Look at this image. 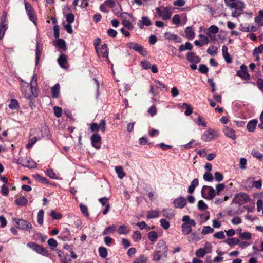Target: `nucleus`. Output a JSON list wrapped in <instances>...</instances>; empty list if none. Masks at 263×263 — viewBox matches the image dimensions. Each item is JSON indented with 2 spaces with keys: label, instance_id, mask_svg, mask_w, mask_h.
<instances>
[{
  "label": "nucleus",
  "instance_id": "1",
  "mask_svg": "<svg viewBox=\"0 0 263 263\" xmlns=\"http://www.w3.org/2000/svg\"><path fill=\"white\" fill-rule=\"evenodd\" d=\"M22 82L24 83L22 85V89L26 98L33 99V98L37 97L39 93L37 87V79L34 75L32 77L30 85L27 83H25L23 80Z\"/></svg>",
  "mask_w": 263,
  "mask_h": 263
},
{
  "label": "nucleus",
  "instance_id": "2",
  "mask_svg": "<svg viewBox=\"0 0 263 263\" xmlns=\"http://www.w3.org/2000/svg\"><path fill=\"white\" fill-rule=\"evenodd\" d=\"M201 193L202 197L207 200H212L216 196V191L211 186L204 185Z\"/></svg>",
  "mask_w": 263,
  "mask_h": 263
},
{
  "label": "nucleus",
  "instance_id": "3",
  "mask_svg": "<svg viewBox=\"0 0 263 263\" xmlns=\"http://www.w3.org/2000/svg\"><path fill=\"white\" fill-rule=\"evenodd\" d=\"M17 163L24 167L29 168H33L36 165V163L34 161L27 157L20 158L17 160Z\"/></svg>",
  "mask_w": 263,
  "mask_h": 263
},
{
  "label": "nucleus",
  "instance_id": "4",
  "mask_svg": "<svg viewBox=\"0 0 263 263\" xmlns=\"http://www.w3.org/2000/svg\"><path fill=\"white\" fill-rule=\"evenodd\" d=\"M27 246L32 249L33 250L39 254L44 256H47L48 254V251L44 247L36 243L29 242L27 243Z\"/></svg>",
  "mask_w": 263,
  "mask_h": 263
},
{
  "label": "nucleus",
  "instance_id": "5",
  "mask_svg": "<svg viewBox=\"0 0 263 263\" xmlns=\"http://www.w3.org/2000/svg\"><path fill=\"white\" fill-rule=\"evenodd\" d=\"M14 220L16 221V227L18 229L30 232L32 228L31 224L26 220L22 219H15Z\"/></svg>",
  "mask_w": 263,
  "mask_h": 263
},
{
  "label": "nucleus",
  "instance_id": "6",
  "mask_svg": "<svg viewBox=\"0 0 263 263\" xmlns=\"http://www.w3.org/2000/svg\"><path fill=\"white\" fill-rule=\"evenodd\" d=\"M127 46L130 49L134 50L143 56H146L147 55L146 50L143 47L137 43L130 42L127 44Z\"/></svg>",
  "mask_w": 263,
  "mask_h": 263
},
{
  "label": "nucleus",
  "instance_id": "7",
  "mask_svg": "<svg viewBox=\"0 0 263 263\" xmlns=\"http://www.w3.org/2000/svg\"><path fill=\"white\" fill-rule=\"evenodd\" d=\"M167 246L163 244L162 247V250H156L154 252L153 260L155 261H159L162 256V254L166 257L167 255Z\"/></svg>",
  "mask_w": 263,
  "mask_h": 263
},
{
  "label": "nucleus",
  "instance_id": "8",
  "mask_svg": "<svg viewBox=\"0 0 263 263\" xmlns=\"http://www.w3.org/2000/svg\"><path fill=\"white\" fill-rule=\"evenodd\" d=\"M7 29L8 22L7 21V16L5 14H3L0 22V40L4 37L5 32Z\"/></svg>",
  "mask_w": 263,
  "mask_h": 263
},
{
  "label": "nucleus",
  "instance_id": "9",
  "mask_svg": "<svg viewBox=\"0 0 263 263\" xmlns=\"http://www.w3.org/2000/svg\"><path fill=\"white\" fill-rule=\"evenodd\" d=\"M249 196L245 193H240L237 194L233 199V202L238 203L239 204H242L245 202L249 201Z\"/></svg>",
  "mask_w": 263,
  "mask_h": 263
},
{
  "label": "nucleus",
  "instance_id": "10",
  "mask_svg": "<svg viewBox=\"0 0 263 263\" xmlns=\"http://www.w3.org/2000/svg\"><path fill=\"white\" fill-rule=\"evenodd\" d=\"M25 9L27 12V14L29 16V19L32 21L35 24H36V17L34 14V11L31 6V5L28 3H26L25 4Z\"/></svg>",
  "mask_w": 263,
  "mask_h": 263
},
{
  "label": "nucleus",
  "instance_id": "11",
  "mask_svg": "<svg viewBox=\"0 0 263 263\" xmlns=\"http://www.w3.org/2000/svg\"><path fill=\"white\" fill-rule=\"evenodd\" d=\"M247 70V66L243 64L240 66V70L237 71V75L243 80H249L250 78V76Z\"/></svg>",
  "mask_w": 263,
  "mask_h": 263
},
{
  "label": "nucleus",
  "instance_id": "12",
  "mask_svg": "<svg viewBox=\"0 0 263 263\" xmlns=\"http://www.w3.org/2000/svg\"><path fill=\"white\" fill-rule=\"evenodd\" d=\"M245 7V4L243 2H239L237 4V6L236 7L233 8L235 9L234 12L232 13V16L233 17H238L241 14L243 11V9Z\"/></svg>",
  "mask_w": 263,
  "mask_h": 263
},
{
  "label": "nucleus",
  "instance_id": "13",
  "mask_svg": "<svg viewBox=\"0 0 263 263\" xmlns=\"http://www.w3.org/2000/svg\"><path fill=\"white\" fill-rule=\"evenodd\" d=\"M173 203L175 208L180 209L184 208L187 203L186 199L183 197H180L175 199Z\"/></svg>",
  "mask_w": 263,
  "mask_h": 263
},
{
  "label": "nucleus",
  "instance_id": "14",
  "mask_svg": "<svg viewBox=\"0 0 263 263\" xmlns=\"http://www.w3.org/2000/svg\"><path fill=\"white\" fill-rule=\"evenodd\" d=\"M214 132L212 129L205 130L201 137L202 139L205 142L211 141L214 137Z\"/></svg>",
  "mask_w": 263,
  "mask_h": 263
},
{
  "label": "nucleus",
  "instance_id": "15",
  "mask_svg": "<svg viewBox=\"0 0 263 263\" xmlns=\"http://www.w3.org/2000/svg\"><path fill=\"white\" fill-rule=\"evenodd\" d=\"M99 201L102 206L105 205L104 210L103 211V214L106 215L109 212L110 206L109 204V199L107 197H103L99 199Z\"/></svg>",
  "mask_w": 263,
  "mask_h": 263
},
{
  "label": "nucleus",
  "instance_id": "16",
  "mask_svg": "<svg viewBox=\"0 0 263 263\" xmlns=\"http://www.w3.org/2000/svg\"><path fill=\"white\" fill-rule=\"evenodd\" d=\"M224 135L229 138L234 140L236 139V135L234 130L228 126H225L223 129Z\"/></svg>",
  "mask_w": 263,
  "mask_h": 263
},
{
  "label": "nucleus",
  "instance_id": "17",
  "mask_svg": "<svg viewBox=\"0 0 263 263\" xmlns=\"http://www.w3.org/2000/svg\"><path fill=\"white\" fill-rule=\"evenodd\" d=\"M101 137L99 134L96 133L92 135L91 137V141L92 146L96 149L100 148V146H98L97 144L101 141Z\"/></svg>",
  "mask_w": 263,
  "mask_h": 263
},
{
  "label": "nucleus",
  "instance_id": "18",
  "mask_svg": "<svg viewBox=\"0 0 263 263\" xmlns=\"http://www.w3.org/2000/svg\"><path fill=\"white\" fill-rule=\"evenodd\" d=\"M137 25L140 28L142 29L144 25L150 26L151 25V21L147 16H142L141 20L138 21Z\"/></svg>",
  "mask_w": 263,
  "mask_h": 263
},
{
  "label": "nucleus",
  "instance_id": "19",
  "mask_svg": "<svg viewBox=\"0 0 263 263\" xmlns=\"http://www.w3.org/2000/svg\"><path fill=\"white\" fill-rule=\"evenodd\" d=\"M186 57L189 62L198 63L200 62V57L196 55L193 52H188Z\"/></svg>",
  "mask_w": 263,
  "mask_h": 263
},
{
  "label": "nucleus",
  "instance_id": "20",
  "mask_svg": "<svg viewBox=\"0 0 263 263\" xmlns=\"http://www.w3.org/2000/svg\"><path fill=\"white\" fill-rule=\"evenodd\" d=\"M172 14L171 9L169 7H166L164 8L162 12L161 17L163 20H167L171 18Z\"/></svg>",
  "mask_w": 263,
  "mask_h": 263
},
{
  "label": "nucleus",
  "instance_id": "21",
  "mask_svg": "<svg viewBox=\"0 0 263 263\" xmlns=\"http://www.w3.org/2000/svg\"><path fill=\"white\" fill-rule=\"evenodd\" d=\"M201 238L199 233L193 232L191 233L190 236L188 237L187 240L189 241L196 242L199 241Z\"/></svg>",
  "mask_w": 263,
  "mask_h": 263
},
{
  "label": "nucleus",
  "instance_id": "22",
  "mask_svg": "<svg viewBox=\"0 0 263 263\" xmlns=\"http://www.w3.org/2000/svg\"><path fill=\"white\" fill-rule=\"evenodd\" d=\"M161 212L164 217L168 219L173 218L175 215L174 211L172 209L168 208L162 210Z\"/></svg>",
  "mask_w": 263,
  "mask_h": 263
},
{
  "label": "nucleus",
  "instance_id": "23",
  "mask_svg": "<svg viewBox=\"0 0 263 263\" xmlns=\"http://www.w3.org/2000/svg\"><path fill=\"white\" fill-rule=\"evenodd\" d=\"M257 123L258 121L256 119L250 121L247 125V128L248 131L250 132H254L256 128Z\"/></svg>",
  "mask_w": 263,
  "mask_h": 263
},
{
  "label": "nucleus",
  "instance_id": "24",
  "mask_svg": "<svg viewBox=\"0 0 263 263\" xmlns=\"http://www.w3.org/2000/svg\"><path fill=\"white\" fill-rule=\"evenodd\" d=\"M222 52L225 61L228 63H231L232 62V59L228 52V48L225 45H223L222 47Z\"/></svg>",
  "mask_w": 263,
  "mask_h": 263
},
{
  "label": "nucleus",
  "instance_id": "25",
  "mask_svg": "<svg viewBox=\"0 0 263 263\" xmlns=\"http://www.w3.org/2000/svg\"><path fill=\"white\" fill-rule=\"evenodd\" d=\"M165 37L166 39L169 40H174L177 43H180L181 41V39L179 37L177 34L166 32L165 34Z\"/></svg>",
  "mask_w": 263,
  "mask_h": 263
},
{
  "label": "nucleus",
  "instance_id": "26",
  "mask_svg": "<svg viewBox=\"0 0 263 263\" xmlns=\"http://www.w3.org/2000/svg\"><path fill=\"white\" fill-rule=\"evenodd\" d=\"M186 37L189 40H192L195 37V32L192 27H187L185 29Z\"/></svg>",
  "mask_w": 263,
  "mask_h": 263
},
{
  "label": "nucleus",
  "instance_id": "27",
  "mask_svg": "<svg viewBox=\"0 0 263 263\" xmlns=\"http://www.w3.org/2000/svg\"><path fill=\"white\" fill-rule=\"evenodd\" d=\"M60 84L57 83L51 88L52 97L53 98H57L60 92Z\"/></svg>",
  "mask_w": 263,
  "mask_h": 263
},
{
  "label": "nucleus",
  "instance_id": "28",
  "mask_svg": "<svg viewBox=\"0 0 263 263\" xmlns=\"http://www.w3.org/2000/svg\"><path fill=\"white\" fill-rule=\"evenodd\" d=\"M193 47V45L190 42H186L185 44H181L179 46V50L180 52L184 51L186 50H191Z\"/></svg>",
  "mask_w": 263,
  "mask_h": 263
},
{
  "label": "nucleus",
  "instance_id": "29",
  "mask_svg": "<svg viewBox=\"0 0 263 263\" xmlns=\"http://www.w3.org/2000/svg\"><path fill=\"white\" fill-rule=\"evenodd\" d=\"M182 232L184 235H187L192 231L191 227L186 222H184L182 226Z\"/></svg>",
  "mask_w": 263,
  "mask_h": 263
},
{
  "label": "nucleus",
  "instance_id": "30",
  "mask_svg": "<svg viewBox=\"0 0 263 263\" xmlns=\"http://www.w3.org/2000/svg\"><path fill=\"white\" fill-rule=\"evenodd\" d=\"M224 3L228 7L231 8L236 7L237 6V4L239 2H242L240 1L237 0H224Z\"/></svg>",
  "mask_w": 263,
  "mask_h": 263
},
{
  "label": "nucleus",
  "instance_id": "31",
  "mask_svg": "<svg viewBox=\"0 0 263 263\" xmlns=\"http://www.w3.org/2000/svg\"><path fill=\"white\" fill-rule=\"evenodd\" d=\"M28 200L24 196L20 197L15 200V203L17 205L20 206H24L27 204Z\"/></svg>",
  "mask_w": 263,
  "mask_h": 263
},
{
  "label": "nucleus",
  "instance_id": "32",
  "mask_svg": "<svg viewBox=\"0 0 263 263\" xmlns=\"http://www.w3.org/2000/svg\"><path fill=\"white\" fill-rule=\"evenodd\" d=\"M224 242L230 246H233L235 245H238L239 242V240L237 238H228L224 240Z\"/></svg>",
  "mask_w": 263,
  "mask_h": 263
},
{
  "label": "nucleus",
  "instance_id": "33",
  "mask_svg": "<svg viewBox=\"0 0 263 263\" xmlns=\"http://www.w3.org/2000/svg\"><path fill=\"white\" fill-rule=\"evenodd\" d=\"M58 63L60 66L63 68H65V65L67 63V59L64 54L61 55L58 59Z\"/></svg>",
  "mask_w": 263,
  "mask_h": 263
},
{
  "label": "nucleus",
  "instance_id": "34",
  "mask_svg": "<svg viewBox=\"0 0 263 263\" xmlns=\"http://www.w3.org/2000/svg\"><path fill=\"white\" fill-rule=\"evenodd\" d=\"M118 231L120 234H127L129 233L130 230L127 226L123 224L119 227Z\"/></svg>",
  "mask_w": 263,
  "mask_h": 263
},
{
  "label": "nucleus",
  "instance_id": "35",
  "mask_svg": "<svg viewBox=\"0 0 263 263\" xmlns=\"http://www.w3.org/2000/svg\"><path fill=\"white\" fill-rule=\"evenodd\" d=\"M115 171L118 174V176L120 179H122L125 176V173L123 171V168L121 166H117L115 167Z\"/></svg>",
  "mask_w": 263,
  "mask_h": 263
},
{
  "label": "nucleus",
  "instance_id": "36",
  "mask_svg": "<svg viewBox=\"0 0 263 263\" xmlns=\"http://www.w3.org/2000/svg\"><path fill=\"white\" fill-rule=\"evenodd\" d=\"M148 239L152 242H155L157 238L158 235L155 231H150L147 234Z\"/></svg>",
  "mask_w": 263,
  "mask_h": 263
},
{
  "label": "nucleus",
  "instance_id": "37",
  "mask_svg": "<svg viewBox=\"0 0 263 263\" xmlns=\"http://www.w3.org/2000/svg\"><path fill=\"white\" fill-rule=\"evenodd\" d=\"M42 49L39 46V42H37L36 45V63L37 64L41 55Z\"/></svg>",
  "mask_w": 263,
  "mask_h": 263
},
{
  "label": "nucleus",
  "instance_id": "38",
  "mask_svg": "<svg viewBox=\"0 0 263 263\" xmlns=\"http://www.w3.org/2000/svg\"><path fill=\"white\" fill-rule=\"evenodd\" d=\"M159 216V211L156 210H151L148 211L147 218L148 219L157 218Z\"/></svg>",
  "mask_w": 263,
  "mask_h": 263
},
{
  "label": "nucleus",
  "instance_id": "39",
  "mask_svg": "<svg viewBox=\"0 0 263 263\" xmlns=\"http://www.w3.org/2000/svg\"><path fill=\"white\" fill-rule=\"evenodd\" d=\"M182 221L187 222L191 227H195L196 222L194 220L191 219L190 217L187 215L184 216L182 219Z\"/></svg>",
  "mask_w": 263,
  "mask_h": 263
},
{
  "label": "nucleus",
  "instance_id": "40",
  "mask_svg": "<svg viewBox=\"0 0 263 263\" xmlns=\"http://www.w3.org/2000/svg\"><path fill=\"white\" fill-rule=\"evenodd\" d=\"M9 107L12 110L17 109L19 107L18 101L16 99H12L9 104Z\"/></svg>",
  "mask_w": 263,
  "mask_h": 263
},
{
  "label": "nucleus",
  "instance_id": "41",
  "mask_svg": "<svg viewBox=\"0 0 263 263\" xmlns=\"http://www.w3.org/2000/svg\"><path fill=\"white\" fill-rule=\"evenodd\" d=\"M209 32L207 33V35L208 36H210V33L215 34L217 33L219 31V28L217 26L215 25L211 26L208 29Z\"/></svg>",
  "mask_w": 263,
  "mask_h": 263
},
{
  "label": "nucleus",
  "instance_id": "42",
  "mask_svg": "<svg viewBox=\"0 0 263 263\" xmlns=\"http://www.w3.org/2000/svg\"><path fill=\"white\" fill-rule=\"evenodd\" d=\"M99 253L100 256L103 258H106L107 256V251L105 247H100L99 248Z\"/></svg>",
  "mask_w": 263,
  "mask_h": 263
},
{
  "label": "nucleus",
  "instance_id": "43",
  "mask_svg": "<svg viewBox=\"0 0 263 263\" xmlns=\"http://www.w3.org/2000/svg\"><path fill=\"white\" fill-rule=\"evenodd\" d=\"M148 259L144 255H141L137 258L133 262V263H146Z\"/></svg>",
  "mask_w": 263,
  "mask_h": 263
},
{
  "label": "nucleus",
  "instance_id": "44",
  "mask_svg": "<svg viewBox=\"0 0 263 263\" xmlns=\"http://www.w3.org/2000/svg\"><path fill=\"white\" fill-rule=\"evenodd\" d=\"M57 45L62 49H66V43L63 39L58 38L57 40Z\"/></svg>",
  "mask_w": 263,
  "mask_h": 263
},
{
  "label": "nucleus",
  "instance_id": "45",
  "mask_svg": "<svg viewBox=\"0 0 263 263\" xmlns=\"http://www.w3.org/2000/svg\"><path fill=\"white\" fill-rule=\"evenodd\" d=\"M44 211L43 210H39L37 213V222L39 224L42 225L43 223Z\"/></svg>",
  "mask_w": 263,
  "mask_h": 263
},
{
  "label": "nucleus",
  "instance_id": "46",
  "mask_svg": "<svg viewBox=\"0 0 263 263\" xmlns=\"http://www.w3.org/2000/svg\"><path fill=\"white\" fill-rule=\"evenodd\" d=\"M183 106H185V109H186L184 114L187 116L191 115L192 114V113L193 112V108L191 107V105H190L189 104L184 103H183Z\"/></svg>",
  "mask_w": 263,
  "mask_h": 263
},
{
  "label": "nucleus",
  "instance_id": "47",
  "mask_svg": "<svg viewBox=\"0 0 263 263\" xmlns=\"http://www.w3.org/2000/svg\"><path fill=\"white\" fill-rule=\"evenodd\" d=\"M214 231V228H211L210 226H204L202 229V234L203 235H206L209 233H213Z\"/></svg>",
  "mask_w": 263,
  "mask_h": 263
},
{
  "label": "nucleus",
  "instance_id": "48",
  "mask_svg": "<svg viewBox=\"0 0 263 263\" xmlns=\"http://www.w3.org/2000/svg\"><path fill=\"white\" fill-rule=\"evenodd\" d=\"M33 177L40 182L45 184L48 183V180L45 177H43L38 174L34 175Z\"/></svg>",
  "mask_w": 263,
  "mask_h": 263
},
{
  "label": "nucleus",
  "instance_id": "49",
  "mask_svg": "<svg viewBox=\"0 0 263 263\" xmlns=\"http://www.w3.org/2000/svg\"><path fill=\"white\" fill-rule=\"evenodd\" d=\"M101 51L103 54V56L105 58H108V51L107 50V46L106 44H104L101 46Z\"/></svg>",
  "mask_w": 263,
  "mask_h": 263
},
{
  "label": "nucleus",
  "instance_id": "50",
  "mask_svg": "<svg viewBox=\"0 0 263 263\" xmlns=\"http://www.w3.org/2000/svg\"><path fill=\"white\" fill-rule=\"evenodd\" d=\"M217 48L214 46H211L208 49L207 52L211 55H215L217 54Z\"/></svg>",
  "mask_w": 263,
  "mask_h": 263
},
{
  "label": "nucleus",
  "instance_id": "51",
  "mask_svg": "<svg viewBox=\"0 0 263 263\" xmlns=\"http://www.w3.org/2000/svg\"><path fill=\"white\" fill-rule=\"evenodd\" d=\"M154 83H155V85L157 88H158L160 90H163V89H164L165 90H167V88H166V86H165V85L163 83L160 82L159 81L155 80Z\"/></svg>",
  "mask_w": 263,
  "mask_h": 263
},
{
  "label": "nucleus",
  "instance_id": "52",
  "mask_svg": "<svg viewBox=\"0 0 263 263\" xmlns=\"http://www.w3.org/2000/svg\"><path fill=\"white\" fill-rule=\"evenodd\" d=\"M206 254V251L203 248H200L196 251V255L199 258L203 257Z\"/></svg>",
  "mask_w": 263,
  "mask_h": 263
},
{
  "label": "nucleus",
  "instance_id": "53",
  "mask_svg": "<svg viewBox=\"0 0 263 263\" xmlns=\"http://www.w3.org/2000/svg\"><path fill=\"white\" fill-rule=\"evenodd\" d=\"M39 139L36 137H34L31 139H29L28 144L26 145L27 148H30Z\"/></svg>",
  "mask_w": 263,
  "mask_h": 263
},
{
  "label": "nucleus",
  "instance_id": "54",
  "mask_svg": "<svg viewBox=\"0 0 263 263\" xmlns=\"http://www.w3.org/2000/svg\"><path fill=\"white\" fill-rule=\"evenodd\" d=\"M115 231V227L114 225L110 226L107 228H106L102 233L103 235H106L109 233H113Z\"/></svg>",
  "mask_w": 263,
  "mask_h": 263
},
{
  "label": "nucleus",
  "instance_id": "55",
  "mask_svg": "<svg viewBox=\"0 0 263 263\" xmlns=\"http://www.w3.org/2000/svg\"><path fill=\"white\" fill-rule=\"evenodd\" d=\"M122 24L128 29H132L133 25L130 20L124 19L122 21Z\"/></svg>",
  "mask_w": 263,
  "mask_h": 263
},
{
  "label": "nucleus",
  "instance_id": "56",
  "mask_svg": "<svg viewBox=\"0 0 263 263\" xmlns=\"http://www.w3.org/2000/svg\"><path fill=\"white\" fill-rule=\"evenodd\" d=\"M198 208L201 211H204L208 209V205L203 200H200L198 203Z\"/></svg>",
  "mask_w": 263,
  "mask_h": 263
},
{
  "label": "nucleus",
  "instance_id": "57",
  "mask_svg": "<svg viewBox=\"0 0 263 263\" xmlns=\"http://www.w3.org/2000/svg\"><path fill=\"white\" fill-rule=\"evenodd\" d=\"M133 239L136 242L138 241L141 239V233L138 231H135L133 234Z\"/></svg>",
  "mask_w": 263,
  "mask_h": 263
},
{
  "label": "nucleus",
  "instance_id": "58",
  "mask_svg": "<svg viewBox=\"0 0 263 263\" xmlns=\"http://www.w3.org/2000/svg\"><path fill=\"white\" fill-rule=\"evenodd\" d=\"M203 178L205 181H212L214 179L213 175L210 172H206L204 174Z\"/></svg>",
  "mask_w": 263,
  "mask_h": 263
},
{
  "label": "nucleus",
  "instance_id": "59",
  "mask_svg": "<svg viewBox=\"0 0 263 263\" xmlns=\"http://www.w3.org/2000/svg\"><path fill=\"white\" fill-rule=\"evenodd\" d=\"M54 113L57 118H59L62 114V109L61 107L58 106H54L53 108Z\"/></svg>",
  "mask_w": 263,
  "mask_h": 263
},
{
  "label": "nucleus",
  "instance_id": "60",
  "mask_svg": "<svg viewBox=\"0 0 263 263\" xmlns=\"http://www.w3.org/2000/svg\"><path fill=\"white\" fill-rule=\"evenodd\" d=\"M251 154L252 155V156L255 158H256L257 159L261 160V157L262 156V154L261 153H260L257 150H256V149H253L252 150V152H251Z\"/></svg>",
  "mask_w": 263,
  "mask_h": 263
},
{
  "label": "nucleus",
  "instance_id": "61",
  "mask_svg": "<svg viewBox=\"0 0 263 263\" xmlns=\"http://www.w3.org/2000/svg\"><path fill=\"white\" fill-rule=\"evenodd\" d=\"M214 177L215 180L217 182L222 181L223 179V175L219 172H216L214 173Z\"/></svg>",
  "mask_w": 263,
  "mask_h": 263
},
{
  "label": "nucleus",
  "instance_id": "62",
  "mask_svg": "<svg viewBox=\"0 0 263 263\" xmlns=\"http://www.w3.org/2000/svg\"><path fill=\"white\" fill-rule=\"evenodd\" d=\"M208 68L204 64H201L199 65L198 70L202 73L206 74L208 72Z\"/></svg>",
  "mask_w": 263,
  "mask_h": 263
},
{
  "label": "nucleus",
  "instance_id": "63",
  "mask_svg": "<svg viewBox=\"0 0 263 263\" xmlns=\"http://www.w3.org/2000/svg\"><path fill=\"white\" fill-rule=\"evenodd\" d=\"M161 226L164 228V229L166 230L168 229L170 227V223L168 221H167L165 219H161L160 221Z\"/></svg>",
  "mask_w": 263,
  "mask_h": 263
},
{
  "label": "nucleus",
  "instance_id": "64",
  "mask_svg": "<svg viewBox=\"0 0 263 263\" xmlns=\"http://www.w3.org/2000/svg\"><path fill=\"white\" fill-rule=\"evenodd\" d=\"M50 215L54 219H60L62 217V215L60 213H57L54 211L50 212Z\"/></svg>",
  "mask_w": 263,
  "mask_h": 263
}]
</instances>
